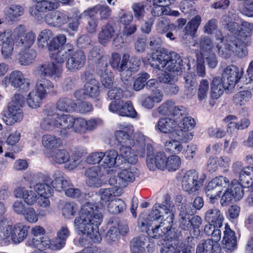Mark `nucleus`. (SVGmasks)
<instances>
[{"label": "nucleus", "mask_w": 253, "mask_h": 253, "mask_svg": "<svg viewBox=\"0 0 253 253\" xmlns=\"http://www.w3.org/2000/svg\"><path fill=\"white\" fill-rule=\"evenodd\" d=\"M147 58L153 68L165 72L161 80L168 84L169 93L176 94L179 89L174 83L177 80V76L182 73V60L180 56L175 52L168 54L165 49L160 48L148 54Z\"/></svg>", "instance_id": "nucleus-1"}, {"label": "nucleus", "mask_w": 253, "mask_h": 253, "mask_svg": "<svg viewBox=\"0 0 253 253\" xmlns=\"http://www.w3.org/2000/svg\"><path fill=\"white\" fill-rule=\"evenodd\" d=\"M101 210L96 204L86 202L82 206L78 216L75 218V230L78 234L84 236L85 240L90 239L94 243L101 241L99 233V226L103 219Z\"/></svg>", "instance_id": "nucleus-2"}, {"label": "nucleus", "mask_w": 253, "mask_h": 253, "mask_svg": "<svg viewBox=\"0 0 253 253\" xmlns=\"http://www.w3.org/2000/svg\"><path fill=\"white\" fill-rule=\"evenodd\" d=\"M215 38L216 41V47L220 56L229 58L234 54L243 58L247 55L248 51L244 43L238 38L228 36L224 40L221 31H216Z\"/></svg>", "instance_id": "nucleus-3"}, {"label": "nucleus", "mask_w": 253, "mask_h": 253, "mask_svg": "<svg viewBox=\"0 0 253 253\" xmlns=\"http://www.w3.org/2000/svg\"><path fill=\"white\" fill-rule=\"evenodd\" d=\"M168 221H161L158 225L153 227V225L157 224V222H150L145 220L144 215H141L138 219V226L142 231H145L148 235L153 238H160L165 236L167 240L174 239L175 229L172 228L173 221L169 216ZM157 222H159L157 221Z\"/></svg>", "instance_id": "nucleus-4"}, {"label": "nucleus", "mask_w": 253, "mask_h": 253, "mask_svg": "<svg viewBox=\"0 0 253 253\" xmlns=\"http://www.w3.org/2000/svg\"><path fill=\"white\" fill-rule=\"evenodd\" d=\"M49 116L55 118L54 128L60 129L63 135H65L71 129L76 132L83 133L86 131V120L83 118H75L69 114H58L54 110L49 112Z\"/></svg>", "instance_id": "nucleus-5"}, {"label": "nucleus", "mask_w": 253, "mask_h": 253, "mask_svg": "<svg viewBox=\"0 0 253 253\" xmlns=\"http://www.w3.org/2000/svg\"><path fill=\"white\" fill-rule=\"evenodd\" d=\"M28 229L23 223H17L12 226L6 219H1L0 239L5 243H9L11 240L14 244H19L26 238Z\"/></svg>", "instance_id": "nucleus-6"}, {"label": "nucleus", "mask_w": 253, "mask_h": 253, "mask_svg": "<svg viewBox=\"0 0 253 253\" xmlns=\"http://www.w3.org/2000/svg\"><path fill=\"white\" fill-rule=\"evenodd\" d=\"M76 107V103L71 99L67 97L60 98L56 102V107H49L45 111L44 114L46 117L41 122V127L45 130L49 131L53 130L55 127L53 124L54 117L49 116V112L51 110H54L56 114L59 115L64 114L59 112L71 113L75 111Z\"/></svg>", "instance_id": "nucleus-7"}, {"label": "nucleus", "mask_w": 253, "mask_h": 253, "mask_svg": "<svg viewBox=\"0 0 253 253\" xmlns=\"http://www.w3.org/2000/svg\"><path fill=\"white\" fill-rule=\"evenodd\" d=\"M129 58V55L128 54H125L121 61L120 54L116 52H113L111 54L110 64L113 68L120 72L122 81L128 80L131 77L132 71L136 70V68L140 65L139 60L134 58L133 59V66L132 67L128 66L127 62Z\"/></svg>", "instance_id": "nucleus-8"}, {"label": "nucleus", "mask_w": 253, "mask_h": 253, "mask_svg": "<svg viewBox=\"0 0 253 253\" xmlns=\"http://www.w3.org/2000/svg\"><path fill=\"white\" fill-rule=\"evenodd\" d=\"M24 101L22 95L15 94L7 109L3 112L2 120L7 125L11 126L22 120L23 112L22 107Z\"/></svg>", "instance_id": "nucleus-9"}, {"label": "nucleus", "mask_w": 253, "mask_h": 253, "mask_svg": "<svg viewBox=\"0 0 253 253\" xmlns=\"http://www.w3.org/2000/svg\"><path fill=\"white\" fill-rule=\"evenodd\" d=\"M174 205L170 201L169 199H167L165 202L162 204H155L153 209L148 216L145 217V220H149L150 222H157L159 220L161 221H168V218L171 217V220L173 221L174 215L172 210Z\"/></svg>", "instance_id": "nucleus-10"}, {"label": "nucleus", "mask_w": 253, "mask_h": 253, "mask_svg": "<svg viewBox=\"0 0 253 253\" xmlns=\"http://www.w3.org/2000/svg\"><path fill=\"white\" fill-rule=\"evenodd\" d=\"M245 160L252 166L244 167L242 162L236 161L232 164V171L242 183L249 186L253 183V153L247 155Z\"/></svg>", "instance_id": "nucleus-11"}, {"label": "nucleus", "mask_w": 253, "mask_h": 253, "mask_svg": "<svg viewBox=\"0 0 253 253\" xmlns=\"http://www.w3.org/2000/svg\"><path fill=\"white\" fill-rule=\"evenodd\" d=\"M84 79L86 81L83 90H77L74 95L78 99L88 98H96L100 94L99 83L98 81L90 76L88 72H85Z\"/></svg>", "instance_id": "nucleus-12"}, {"label": "nucleus", "mask_w": 253, "mask_h": 253, "mask_svg": "<svg viewBox=\"0 0 253 253\" xmlns=\"http://www.w3.org/2000/svg\"><path fill=\"white\" fill-rule=\"evenodd\" d=\"M203 184V179L199 177V173L195 170L185 172L181 180L182 188L189 194H195Z\"/></svg>", "instance_id": "nucleus-13"}, {"label": "nucleus", "mask_w": 253, "mask_h": 253, "mask_svg": "<svg viewBox=\"0 0 253 253\" xmlns=\"http://www.w3.org/2000/svg\"><path fill=\"white\" fill-rule=\"evenodd\" d=\"M195 124V120L191 117L182 118L181 121L177 122L176 134L178 140L183 143L191 141L193 135L190 131L194 127Z\"/></svg>", "instance_id": "nucleus-14"}, {"label": "nucleus", "mask_w": 253, "mask_h": 253, "mask_svg": "<svg viewBox=\"0 0 253 253\" xmlns=\"http://www.w3.org/2000/svg\"><path fill=\"white\" fill-rule=\"evenodd\" d=\"M138 176V169L135 167L122 169L118 176H111L109 180L110 185L116 187H125L127 182H132Z\"/></svg>", "instance_id": "nucleus-15"}, {"label": "nucleus", "mask_w": 253, "mask_h": 253, "mask_svg": "<svg viewBox=\"0 0 253 253\" xmlns=\"http://www.w3.org/2000/svg\"><path fill=\"white\" fill-rule=\"evenodd\" d=\"M109 110L113 113H117L122 117H126L138 119L139 115L134 108L133 104L130 101H124L120 100L112 101L109 105Z\"/></svg>", "instance_id": "nucleus-16"}, {"label": "nucleus", "mask_w": 253, "mask_h": 253, "mask_svg": "<svg viewBox=\"0 0 253 253\" xmlns=\"http://www.w3.org/2000/svg\"><path fill=\"white\" fill-rule=\"evenodd\" d=\"M50 157L56 163L62 164L69 162L66 165V168L69 170L75 169L80 163V157L77 155H73L70 157L69 153L64 149H57L52 151Z\"/></svg>", "instance_id": "nucleus-17"}, {"label": "nucleus", "mask_w": 253, "mask_h": 253, "mask_svg": "<svg viewBox=\"0 0 253 253\" xmlns=\"http://www.w3.org/2000/svg\"><path fill=\"white\" fill-rule=\"evenodd\" d=\"M147 165L151 170H154L156 168L164 169L166 168L167 157L164 152H159L153 155V148L151 145L147 147Z\"/></svg>", "instance_id": "nucleus-18"}, {"label": "nucleus", "mask_w": 253, "mask_h": 253, "mask_svg": "<svg viewBox=\"0 0 253 253\" xmlns=\"http://www.w3.org/2000/svg\"><path fill=\"white\" fill-rule=\"evenodd\" d=\"M118 126L120 129L114 132L116 140L122 145H131L133 142L131 136L134 132L133 126L130 124L124 123L119 124Z\"/></svg>", "instance_id": "nucleus-19"}, {"label": "nucleus", "mask_w": 253, "mask_h": 253, "mask_svg": "<svg viewBox=\"0 0 253 253\" xmlns=\"http://www.w3.org/2000/svg\"><path fill=\"white\" fill-rule=\"evenodd\" d=\"M14 42L12 37L11 31L6 29L0 32V46L3 57L8 58L11 57L14 50Z\"/></svg>", "instance_id": "nucleus-20"}, {"label": "nucleus", "mask_w": 253, "mask_h": 253, "mask_svg": "<svg viewBox=\"0 0 253 253\" xmlns=\"http://www.w3.org/2000/svg\"><path fill=\"white\" fill-rule=\"evenodd\" d=\"M9 84L15 88L23 86L24 89H28L30 86L29 82L24 78L23 73L17 70L12 72L2 81V85L5 87H7Z\"/></svg>", "instance_id": "nucleus-21"}, {"label": "nucleus", "mask_w": 253, "mask_h": 253, "mask_svg": "<svg viewBox=\"0 0 253 253\" xmlns=\"http://www.w3.org/2000/svg\"><path fill=\"white\" fill-rule=\"evenodd\" d=\"M85 56L82 50H78L68 57L66 62V67L70 72H75L81 69L85 63Z\"/></svg>", "instance_id": "nucleus-22"}, {"label": "nucleus", "mask_w": 253, "mask_h": 253, "mask_svg": "<svg viewBox=\"0 0 253 253\" xmlns=\"http://www.w3.org/2000/svg\"><path fill=\"white\" fill-rule=\"evenodd\" d=\"M38 71L41 76L47 77L56 80L61 78L63 70L61 66L51 62L41 65Z\"/></svg>", "instance_id": "nucleus-23"}, {"label": "nucleus", "mask_w": 253, "mask_h": 253, "mask_svg": "<svg viewBox=\"0 0 253 253\" xmlns=\"http://www.w3.org/2000/svg\"><path fill=\"white\" fill-rule=\"evenodd\" d=\"M102 169L98 166H92L87 168L85 171L86 177V184L90 187H99L102 184L101 179L103 173Z\"/></svg>", "instance_id": "nucleus-24"}, {"label": "nucleus", "mask_w": 253, "mask_h": 253, "mask_svg": "<svg viewBox=\"0 0 253 253\" xmlns=\"http://www.w3.org/2000/svg\"><path fill=\"white\" fill-rule=\"evenodd\" d=\"M15 198H22L24 202L29 206L35 205L38 199V195L34 190H28L24 187H17L14 191Z\"/></svg>", "instance_id": "nucleus-25"}, {"label": "nucleus", "mask_w": 253, "mask_h": 253, "mask_svg": "<svg viewBox=\"0 0 253 253\" xmlns=\"http://www.w3.org/2000/svg\"><path fill=\"white\" fill-rule=\"evenodd\" d=\"M177 122L176 119L170 118H163L159 120L156 129L164 133H172L176 134Z\"/></svg>", "instance_id": "nucleus-26"}, {"label": "nucleus", "mask_w": 253, "mask_h": 253, "mask_svg": "<svg viewBox=\"0 0 253 253\" xmlns=\"http://www.w3.org/2000/svg\"><path fill=\"white\" fill-rule=\"evenodd\" d=\"M73 49V46L71 44L67 43L61 47L60 50L49 52V55L53 62L57 64V65H60L62 67V64L65 60H67L70 52Z\"/></svg>", "instance_id": "nucleus-27"}, {"label": "nucleus", "mask_w": 253, "mask_h": 253, "mask_svg": "<svg viewBox=\"0 0 253 253\" xmlns=\"http://www.w3.org/2000/svg\"><path fill=\"white\" fill-rule=\"evenodd\" d=\"M242 76V73L239 68L234 65L227 66L222 73L223 80L229 84L231 88L234 87L235 84Z\"/></svg>", "instance_id": "nucleus-28"}, {"label": "nucleus", "mask_w": 253, "mask_h": 253, "mask_svg": "<svg viewBox=\"0 0 253 253\" xmlns=\"http://www.w3.org/2000/svg\"><path fill=\"white\" fill-rule=\"evenodd\" d=\"M45 20L49 25L60 27L68 22L69 17L63 12L56 11L47 14Z\"/></svg>", "instance_id": "nucleus-29"}, {"label": "nucleus", "mask_w": 253, "mask_h": 253, "mask_svg": "<svg viewBox=\"0 0 253 253\" xmlns=\"http://www.w3.org/2000/svg\"><path fill=\"white\" fill-rule=\"evenodd\" d=\"M226 89H231L224 80L220 77H215L213 79L211 84V96L213 99H217L223 93Z\"/></svg>", "instance_id": "nucleus-30"}, {"label": "nucleus", "mask_w": 253, "mask_h": 253, "mask_svg": "<svg viewBox=\"0 0 253 253\" xmlns=\"http://www.w3.org/2000/svg\"><path fill=\"white\" fill-rule=\"evenodd\" d=\"M36 2L35 5V9L36 11H31V14L36 15L37 12H46L49 11L57 8L59 2H61V0H33Z\"/></svg>", "instance_id": "nucleus-31"}, {"label": "nucleus", "mask_w": 253, "mask_h": 253, "mask_svg": "<svg viewBox=\"0 0 253 253\" xmlns=\"http://www.w3.org/2000/svg\"><path fill=\"white\" fill-rule=\"evenodd\" d=\"M24 8L19 4H11L3 9L4 17L11 22L16 21L24 13Z\"/></svg>", "instance_id": "nucleus-32"}, {"label": "nucleus", "mask_w": 253, "mask_h": 253, "mask_svg": "<svg viewBox=\"0 0 253 253\" xmlns=\"http://www.w3.org/2000/svg\"><path fill=\"white\" fill-rule=\"evenodd\" d=\"M204 219L206 222L220 227L222 225L224 216L218 209L213 208L209 209L205 212Z\"/></svg>", "instance_id": "nucleus-33"}, {"label": "nucleus", "mask_w": 253, "mask_h": 253, "mask_svg": "<svg viewBox=\"0 0 253 253\" xmlns=\"http://www.w3.org/2000/svg\"><path fill=\"white\" fill-rule=\"evenodd\" d=\"M120 157L125 163L135 164L138 160L137 155L135 151L129 145H121L120 148Z\"/></svg>", "instance_id": "nucleus-34"}, {"label": "nucleus", "mask_w": 253, "mask_h": 253, "mask_svg": "<svg viewBox=\"0 0 253 253\" xmlns=\"http://www.w3.org/2000/svg\"><path fill=\"white\" fill-rule=\"evenodd\" d=\"M51 179L49 177H46L43 182H38L33 186V189L40 196H52L53 190L49 185Z\"/></svg>", "instance_id": "nucleus-35"}, {"label": "nucleus", "mask_w": 253, "mask_h": 253, "mask_svg": "<svg viewBox=\"0 0 253 253\" xmlns=\"http://www.w3.org/2000/svg\"><path fill=\"white\" fill-rule=\"evenodd\" d=\"M116 35L113 26L110 24L105 25L101 28V31L98 33V42L100 44L105 45Z\"/></svg>", "instance_id": "nucleus-36"}, {"label": "nucleus", "mask_w": 253, "mask_h": 253, "mask_svg": "<svg viewBox=\"0 0 253 253\" xmlns=\"http://www.w3.org/2000/svg\"><path fill=\"white\" fill-rule=\"evenodd\" d=\"M223 233L222 242L224 248L229 251L233 250L236 245V237L234 232L230 228L227 224H226Z\"/></svg>", "instance_id": "nucleus-37"}, {"label": "nucleus", "mask_w": 253, "mask_h": 253, "mask_svg": "<svg viewBox=\"0 0 253 253\" xmlns=\"http://www.w3.org/2000/svg\"><path fill=\"white\" fill-rule=\"evenodd\" d=\"M53 180H51L52 187L56 190L61 192L65 191L70 187V182L65 178L59 171H55L53 174Z\"/></svg>", "instance_id": "nucleus-38"}, {"label": "nucleus", "mask_w": 253, "mask_h": 253, "mask_svg": "<svg viewBox=\"0 0 253 253\" xmlns=\"http://www.w3.org/2000/svg\"><path fill=\"white\" fill-rule=\"evenodd\" d=\"M119 156L118 152L114 149L108 150L104 153L103 158L100 163V167L102 169L113 167Z\"/></svg>", "instance_id": "nucleus-39"}, {"label": "nucleus", "mask_w": 253, "mask_h": 253, "mask_svg": "<svg viewBox=\"0 0 253 253\" xmlns=\"http://www.w3.org/2000/svg\"><path fill=\"white\" fill-rule=\"evenodd\" d=\"M253 187V183L248 186L246 184L242 183L239 180L233 179L231 181L230 185L228 188L231 193L233 195L234 199L237 200L241 199L244 195V187Z\"/></svg>", "instance_id": "nucleus-40"}, {"label": "nucleus", "mask_w": 253, "mask_h": 253, "mask_svg": "<svg viewBox=\"0 0 253 253\" xmlns=\"http://www.w3.org/2000/svg\"><path fill=\"white\" fill-rule=\"evenodd\" d=\"M132 250L134 253H142L146 247L150 246L149 238L146 235H141L137 238H134L130 242Z\"/></svg>", "instance_id": "nucleus-41"}, {"label": "nucleus", "mask_w": 253, "mask_h": 253, "mask_svg": "<svg viewBox=\"0 0 253 253\" xmlns=\"http://www.w3.org/2000/svg\"><path fill=\"white\" fill-rule=\"evenodd\" d=\"M62 143L61 139L54 135L47 134L42 137V145L48 150L60 147Z\"/></svg>", "instance_id": "nucleus-42"}, {"label": "nucleus", "mask_w": 253, "mask_h": 253, "mask_svg": "<svg viewBox=\"0 0 253 253\" xmlns=\"http://www.w3.org/2000/svg\"><path fill=\"white\" fill-rule=\"evenodd\" d=\"M201 23V17L199 15L195 16L187 23L184 28L183 32L185 33L183 39H186V36H194Z\"/></svg>", "instance_id": "nucleus-43"}, {"label": "nucleus", "mask_w": 253, "mask_h": 253, "mask_svg": "<svg viewBox=\"0 0 253 253\" xmlns=\"http://www.w3.org/2000/svg\"><path fill=\"white\" fill-rule=\"evenodd\" d=\"M235 16L230 17L229 15H224L221 20L222 26L228 29L231 33L237 35L239 33L240 22H235Z\"/></svg>", "instance_id": "nucleus-44"}, {"label": "nucleus", "mask_w": 253, "mask_h": 253, "mask_svg": "<svg viewBox=\"0 0 253 253\" xmlns=\"http://www.w3.org/2000/svg\"><path fill=\"white\" fill-rule=\"evenodd\" d=\"M252 97V93L249 90H243L237 92L233 97L232 101L236 106H242L247 104Z\"/></svg>", "instance_id": "nucleus-45"}, {"label": "nucleus", "mask_w": 253, "mask_h": 253, "mask_svg": "<svg viewBox=\"0 0 253 253\" xmlns=\"http://www.w3.org/2000/svg\"><path fill=\"white\" fill-rule=\"evenodd\" d=\"M88 58L97 62L98 68L107 67V58L102 55L100 49L97 46L93 47L91 50Z\"/></svg>", "instance_id": "nucleus-46"}, {"label": "nucleus", "mask_w": 253, "mask_h": 253, "mask_svg": "<svg viewBox=\"0 0 253 253\" xmlns=\"http://www.w3.org/2000/svg\"><path fill=\"white\" fill-rule=\"evenodd\" d=\"M35 89L45 97L47 94L53 92L54 85L49 80L43 78L38 82Z\"/></svg>", "instance_id": "nucleus-47"}, {"label": "nucleus", "mask_w": 253, "mask_h": 253, "mask_svg": "<svg viewBox=\"0 0 253 253\" xmlns=\"http://www.w3.org/2000/svg\"><path fill=\"white\" fill-rule=\"evenodd\" d=\"M98 72L102 85L106 88L112 87L114 83V75L112 72L107 69V67L99 68Z\"/></svg>", "instance_id": "nucleus-48"}, {"label": "nucleus", "mask_w": 253, "mask_h": 253, "mask_svg": "<svg viewBox=\"0 0 253 253\" xmlns=\"http://www.w3.org/2000/svg\"><path fill=\"white\" fill-rule=\"evenodd\" d=\"M210 85L207 80L202 79L198 86L197 96L200 102H205L208 98Z\"/></svg>", "instance_id": "nucleus-49"}, {"label": "nucleus", "mask_w": 253, "mask_h": 253, "mask_svg": "<svg viewBox=\"0 0 253 253\" xmlns=\"http://www.w3.org/2000/svg\"><path fill=\"white\" fill-rule=\"evenodd\" d=\"M44 97L35 88L30 91L26 99L28 106L31 108H37L40 107L42 100Z\"/></svg>", "instance_id": "nucleus-50"}, {"label": "nucleus", "mask_w": 253, "mask_h": 253, "mask_svg": "<svg viewBox=\"0 0 253 253\" xmlns=\"http://www.w3.org/2000/svg\"><path fill=\"white\" fill-rule=\"evenodd\" d=\"M53 34L49 29H43L40 32L38 38L37 42L39 48L43 49L48 47L49 41L52 38Z\"/></svg>", "instance_id": "nucleus-51"}, {"label": "nucleus", "mask_w": 253, "mask_h": 253, "mask_svg": "<svg viewBox=\"0 0 253 253\" xmlns=\"http://www.w3.org/2000/svg\"><path fill=\"white\" fill-rule=\"evenodd\" d=\"M126 207V205L124 201L121 199H115L109 202L107 210L110 213L117 214L123 211Z\"/></svg>", "instance_id": "nucleus-52"}, {"label": "nucleus", "mask_w": 253, "mask_h": 253, "mask_svg": "<svg viewBox=\"0 0 253 253\" xmlns=\"http://www.w3.org/2000/svg\"><path fill=\"white\" fill-rule=\"evenodd\" d=\"M199 46L202 55H208L211 52L214 46L211 39L207 37L203 36L200 38Z\"/></svg>", "instance_id": "nucleus-53"}, {"label": "nucleus", "mask_w": 253, "mask_h": 253, "mask_svg": "<svg viewBox=\"0 0 253 253\" xmlns=\"http://www.w3.org/2000/svg\"><path fill=\"white\" fill-rule=\"evenodd\" d=\"M174 139L168 141L166 142L165 146L166 150L174 154H178L183 149V146L180 143L181 141L178 140L176 137V134H172Z\"/></svg>", "instance_id": "nucleus-54"}, {"label": "nucleus", "mask_w": 253, "mask_h": 253, "mask_svg": "<svg viewBox=\"0 0 253 253\" xmlns=\"http://www.w3.org/2000/svg\"><path fill=\"white\" fill-rule=\"evenodd\" d=\"M118 187L108 188H102L99 190L101 199L104 202L109 201L113 197L118 195L121 192V189Z\"/></svg>", "instance_id": "nucleus-55"}, {"label": "nucleus", "mask_w": 253, "mask_h": 253, "mask_svg": "<svg viewBox=\"0 0 253 253\" xmlns=\"http://www.w3.org/2000/svg\"><path fill=\"white\" fill-rule=\"evenodd\" d=\"M146 5L143 2H134L131 4V8L133 16L137 20H142L146 14Z\"/></svg>", "instance_id": "nucleus-56"}, {"label": "nucleus", "mask_w": 253, "mask_h": 253, "mask_svg": "<svg viewBox=\"0 0 253 253\" xmlns=\"http://www.w3.org/2000/svg\"><path fill=\"white\" fill-rule=\"evenodd\" d=\"M66 42V37L64 35H59L53 38L49 43L48 49L49 52L60 50L59 48Z\"/></svg>", "instance_id": "nucleus-57"}, {"label": "nucleus", "mask_w": 253, "mask_h": 253, "mask_svg": "<svg viewBox=\"0 0 253 253\" xmlns=\"http://www.w3.org/2000/svg\"><path fill=\"white\" fill-rule=\"evenodd\" d=\"M36 36L32 32H29L24 34L20 39L18 45L22 48L25 49L30 48L35 42Z\"/></svg>", "instance_id": "nucleus-58"}, {"label": "nucleus", "mask_w": 253, "mask_h": 253, "mask_svg": "<svg viewBox=\"0 0 253 253\" xmlns=\"http://www.w3.org/2000/svg\"><path fill=\"white\" fill-rule=\"evenodd\" d=\"M31 235L33 237L32 240L28 241L30 246H32L40 239L44 236L45 231L44 229L39 225H36L31 229Z\"/></svg>", "instance_id": "nucleus-59"}, {"label": "nucleus", "mask_w": 253, "mask_h": 253, "mask_svg": "<svg viewBox=\"0 0 253 253\" xmlns=\"http://www.w3.org/2000/svg\"><path fill=\"white\" fill-rule=\"evenodd\" d=\"M35 50L31 49L26 51H22L19 58V62L21 65L26 66L32 63L36 57Z\"/></svg>", "instance_id": "nucleus-60"}, {"label": "nucleus", "mask_w": 253, "mask_h": 253, "mask_svg": "<svg viewBox=\"0 0 253 253\" xmlns=\"http://www.w3.org/2000/svg\"><path fill=\"white\" fill-rule=\"evenodd\" d=\"M170 241L168 240L167 242L161 248L160 253H180L178 246L176 245L177 240L175 238L170 239Z\"/></svg>", "instance_id": "nucleus-61"}, {"label": "nucleus", "mask_w": 253, "mask_h": 253, "mask_svg": "<svg viewBox=\"0 0 253 253\" xmlns=\"http://www.w3.org/2000/svg\"><path fill=\"white\" fill-rule=\"evenodd\" d=\"M181 164V159L179 156L171 155L167 159L165 169L169 171H175L180 168Z\"/></svg>", "instance_id": "nucleus-62"}, {"label": "nucleus", "mask_w": 253, "mask_h": 253, "mask_svg": "<svg viewBox=\"0 0 253 253\" xmlns=\"http://www.w3.org/2000/svg\"><path fill=\"white\" fill-rule=\"evenodd\" d=\"M78 210L77 206L73 203H66L62 208L63 216L67 219H72Z\"/></svg>", "instance_id": "nucleus-63"}, {"label": "nucleus", "mask_w": 253, "mask_h": 253, "mask_svg": "<svg viewBox=\"0 0 253 253\" xmlns=\"http://www.w3.org/2000/svg\"><path fill=\"white\" fill-rule=\"evenodd\" d=\"M150 78V75L147 73L139 74L138 77L134 80L133 88L135 91H140L146 86V81Z\"/></svg>", "instance_id": "nucleus-64"}]
</instances>
